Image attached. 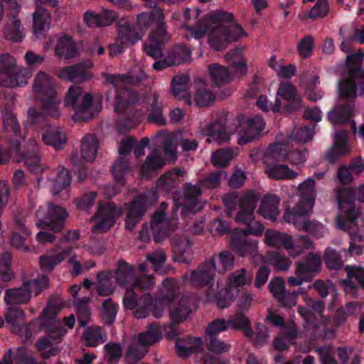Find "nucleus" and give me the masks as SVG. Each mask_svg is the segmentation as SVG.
Returning a JSON list of instances; mask_svg holds the SVG:
<instances>
[{
    "label": "nucleus",
    "mask_w": 364,
    "mask_h": 364,
    "mask_svg": "<svg viewBox=\"0 0 364 364\" xmlns=\"http://www.w3.org/2000/svg\"><path fill=\"white\" fill-rule=\"evenodd\" d=\"M299 200L291 210V213L296 215H309L312 212L316 197L315 181L309 177L298 186Z\"/></svg>",
    "instance_id": "obj_27"
},
{
    "label": "nucleus",
    "mask_w": 364,
    "mask_h": 364,
    "mask_svg": "<svg viewBox=\"0 0 364 364\" xmlns=\"http://www.w3.org/2000/svg\"><path fill=\"white\" fill-rule=\"evenodd\" d=\"M41 106L43 112L36 107H30L27 112V124H36L43 122L46 117L58 119L63 114L61 99L55 93L37 101Z\"/></svg>",
    "instance_id": "obj_22"
},
{
    "label": "nucleus",
    "mask_w": 364,
    "mask_h": 364,
    "mask_svg": "<svg viewBox=\"0 0 364 364\" xmlns=\"http://www.w3.org/2000/svg\"><path fill=\"white\" fill-rule=\"evenodd\" d=\"M59 311L60 308L53 305L50 301L48 302L43 310L41 325L46 331V336L41 338L36 343V347L45 359L58 353V349L54 347L53 345L58 343L66 333V330L61 326L56 319Z\"/></svg>",
    "instance_id": "obj_5"
},
{
    "label": "nucleus",
    "mask_w": 364,
    "mask_h": 364,
    "mask_svg": "<svg viewBox=\"0 0 364 364\" xmlns=\"http://www.w3.org/2000/svg\"><path fill=\"white\" fill-rule=\"evenodd\" d=\"M70 245H65L61 252L56 255H45L40 257V264L43 269L51 270L60 263L70 253Z\"/></svg>",
    "instance_id": "obj_58"
},
{
    "label": "nucleus",
    "mask_w": 364,
    "mask_h": 364,
    "mask_svg": "<svg viewBox=\"0 0 364 364\" xmlns=\"http://www.w3.org/2000/svg\"><path fill=\"white\" fill-rule=\"evenodd\" d=\"M42 140L46 145L60 149L67 143V136L63 129L51 127L42 134Z\"/></svg>",
    "instance_id": "obj_50"
},
{
    "label": "nucleus",
    "mask_w": 364,
    "mask_h": 364,
    "mask_svg": "<svg viewBox=\"0 0 364 364\" xmlns=\"http://www.w3.org/2000/svg\"><path fill=\"white\" fill-rule=\"evenodd\" d=\"M226 178V172L220 170L210 173L203 180L200 181L198 184L186 183L183 188L182 215L186 217L188 213L193 214L203 208V202L199 198L201 195L202 187L215 188Z\"/></svg>",
    "instance_id": "obj_8"
},
{
    "label": "nucleus",
    "mask_w": 364,
    "mask_h": 364,
    "mask_svg": "<svg viewBox=\"0 0 364 364\" xmlns=\"http://www.w3.org/2000/svg\"><path fill=\"white\" fill-rule=\"evenodd\" d=\"M135 274L136 271L133 265L124 260H119L114 273L115 282L121 287L130 286L127 289L123 299L124 306L127 309L134 310V314L136 318H144L149 315L150 294L139 297L136 291L152 289L155 285V281L151 276L143 274L136 278Z\"/></svg>",
    "instance_id": "obj_3"
},
{
    "label": "nucleus",
    "mask_w": 364,
    "mask_h": 364,
    "mask_svg": "<svg viewBox=\"0 0 364 364\" xmlns=\"http://www.w3.org/2000/svg\"><path fill=\"white\" fill-rule=\"evenodd\" d=\"M355 197L359 201L364 202V183L356 190L343 188L337 193L338 205L340 210L338 215L342 219L348 220L356 225H364V220L358 209L355 208L353 200Z\"/></svg>",
    "instance_id": "obj_18"
},
{
    "label": "nucleus",
    "mask_w": 364,
    "mask_h": 364,
    "mask_svg": "<svg viewBox=\"0 0 364 364\" xmlns=\"http://www.w3.org/2000/svg\"><path fill=\"white\" fill-rule=\"evenodd\" d=\"M39 4H48L53 7L58 5V0H36L37 9L33 14V32L36 37H40L50 29V15L46 9L40 6Z\"/></svg>",
    "instance_id": "obj_37"
},
{
    "label": "nucleus",
    "mask_w": 364,
    "mask_h": 364,
    "mask_svg": "<svg viewBox=\"0 0 364 364\" xmlns=\"http://www.w3.org/2000/svg\"><path fill=\"white\" fill-rule=\"evenodd\" d=\"M207 21L208 43L215 50H221L230 43L247 36L242 27L234 21L230 13L214 11L208 16Z\"/></svg>",
    "instance_id": "obj_4"
},
{
    "label": "nucleus",
    "mask_w": 364,
    "mask_h": 364,
    "mask_svg": "<svg viewBox=\"0 0 364 364\" xmlns=\"http://www.w3.org/2000/svg\"><path fill=\"white\" fill-rule=\"evenodd\" d=\"M203 346L201 338L189 337L186 339H178L176 343V348L180 357H186L189 355L199 352Z\"/></svg>",
    "instance_id": "obj_51"
},
{
    "label": "nucleus",
    "mask_w": 364,
    "mask_h": 364,
    "mask_svg": "<svg viewBox=\"0 0 364 364\" xmlns=\"http://www.w3.org/2000/svg\"><path fill=\"white\" fill-rule=\"evenodd\" d=\"M232 247L242 257H247L251 262L259 264L263 262V257L258 254V242L255 240L247 239V237H242L234 233L231 242Z\"/></svg>",
    "instance_id": "obj_32"
},
{
    "label": "nucleus",
    "mask_w": 364,
    "mask_h": 364,
    "mask_svg": "<svg viewBox=\"0 0 364 364\" xmlns=\"http://www.w3.org/2000/svg\"><path fill=\"white\" fill-rule=\"evenodd\" d=\"M92 66L91 61L67 66L59 71L58 76L65 81L82 82L92 77V75L87 70Z\"/></svg>",
    "instance_id": "obj_39"
},
{
    "label": "nucleus",
    "mask_w": 364,
    "mask_h": 364,
    "mask_svg": "<svg viewBox=\"0 0 364 364\" xmlns=\"http://www.w3.org/2000/svg\"><path fill=\"white\" fill-rule=\"evenodd\" d=\"M307 307L298 308L299 313L306 321L304 328L309 333L311 339L331 338L335 336L333 328H326L330 318L323 315L324 306L321 301H314L311 298H305Z\"/></svg>",
    "instance_id": "obj_7"
},
{
    "label": "nucleus",
    "mask_w": 364,
    "mask_h": 364,
    "mask_svg": "<svg viewBox=\"0 0 364 364\" xmlns=\"http://www.w3.org/2000/svg\"><path fill=\"white\" fill-rule=\"evenodd\" d=\"M315 133V125L294 128L289 136L284 141L279 139V142L289 143L295 141L301 143H306L311 141Z\"/></svg>",
    "instance_id": "obj_57"
},
{
    "label": "nucleus",
    "mask_w": 364,
    "mask_h": 364,
    "mask_svg": "<svg viewBox=\"0 0 364 364\" xmlns=\"http://www.w3.org/2000/svg\"><path fill=\"white\" fill-rule=\"evenodd\" d=\"M252 280V274L247 273L246 269L237 270L229 275L225 288H221L218 295H213L210 291L208 296L220 309H225L230 306L240 292V288L249 284Z\"/></svg>",
    "instance_id": "obj_14"
},
{
    "label": "nucleus",
    "mask_w": 364,
    "mask_h": 364,
    "mask_svg": "<svg viewBox=\"0 0 364 364\" xmlns=\"http://www.w3.org/2000/svg\"><path fill=\"white\" fill-rule=\"evenodd\" d=\"M173 257L176 262L189 263L191 260L192 250L191 241L186 238L174 237L171 242Z\"/></svg>",
    "instance_id": "obj_42"
},
{
    "label": "nucleus",
    "mask_w": 364,
    "mask_h": 364,
    "mask_svg": "<svg viewBox=\"0 0 364 364\" xmlns=\"http://www.w3.org/2000/svg\"><path fill=\"white\" fill-rule=\"evenodd\" d=\"M266 123L262 117L255 115L240 120L238 144L244 145L255 139L264 129Z\"/></svg>",
    "instance_id": "obj_29"
},
{
    "label": "nucleus",
    "mask_w": 364,
    "mask_h": 364,
    "mask_svg": "<svg viewBox=\"0 0 364 364\" xmlns=\"http://www.w3.org/2000/svg\"><path fill=\"white\" fill-rule=\"evenodd\" d=\"M31 76L29 70L18 65L16 59L9 53L0 55V84L7 87H23Z\"/></svg>",
    "instance_id": "obj_16"
},
{
    "label": "nucleus",
    "mask_w": 364,
    "mask_h": 364,
    "mask_svg": "<svg viewBox=\"0 0 364 364\" xmlns=\"http://www.w3.org/2000/svg\"><path fill=\"white\" fill-rule=\"evenodd\" d=\"M184 171L178 168H173L167 173L161 176L157 181L158 190L169 192L180 182Z\"/></svg>",
    "instance_id": "obj_48"
},
{
    "label": "nucleus",
    "mask_w": 364,
    "mask_h": 364,
    "mask_svg": "<svg viewBox=\"0 0 364 364\" xmlns=\"http://www.w3.org/2000/svg\"><path fill=\"white\" fill-rule=\"evenodd\" d=\"M36 217L38 220L36 225L39 228H48L53 232H60L64 228L68 213L62 207L50 203L40 207Z\"/></svg>",
    "instance_id": "obj_24"
},
{
    "label": "nucleus",
    "mask_w": 364,
    "mask_h": 364,
    "mask_svg": "<svg viewBox=\"0 0 364 364\" xmlns=\"http://www.w3.org/2000/svg\"><path fill=\"white\" fill-rule=\"evenodd\" d=\"M351 146L348 132L344 130L336 132L333 136V145L325 154V159L333 163L339 158L348 154Z\"/></svg>",
    "instance_id": "obj_35"
},
{
    "label": "nucleus",
    "mask_w": 364,
    "mask_h": 364,
    "mask_svg": "<svg viewBox=\"0 0 364 364\" xmlns=\"http://www.w3.org/2000/svg\"><path fill=\"white\" fill-rule=\"evenodd\" d=\"M105 358L109 364L119 363L122 354V347L119 343H109L105 346Z\"/></svg>",
    "instance_id": "obj_64"
},
{
    "label": "nucleus",
    "mask_w": 364,
    "mask_h": 364,
    "mask_svg": "<svg viewBox=\"0 0 364 364\" xmlns=\"http://www.w3.org/2000/svg\"><path fill=\"white\" fill-rule=\"evenodd\" d=\"M83 338L86 344L90 347H95L107 339L106 333L99 326L87 328L83 333Z\"/></svg>",
    "instance_id": "obj_59"
},
{
    "label": "nucleus",
    "mask_w": 364,
    "mask_h": 364,
    "mask_svg": "<svg viewBox=\"0 0 364 364\" xmlns=\"http://www.w3.org/2000/svg\"><path fill=\"white\" fill-rule=\"evenodd\" d=\"M64 105L70 107L75 111L73 117L75 121L87 120L99 112L93 106V97L91 94L82 95V90L78 86H72L68 90Z\"/></svg>",
    "instance_id": "obj_17"
},
{
    "label": "nucleus",
    "mask_w": 364,
    "mask_h": 364,
    "mask_svg": "<svg viewBox=\"0 0 364 364\" xmlns=\"http://www.w3.org/2000/svg\"><path fill=\"white\" fill-rule=\"evenodd\" d=\"M149 144L148 138H143L140 141H136L132 136H127L121 141L119 147V159L113 164L112 173L116 184L123 186L125 184L124 175L129 170L128 161L125 156L133 151L136 158L144 155L145 148Z\"/></svg>",
    "instance_id": "obj_11"
},
{
    "label": "nucleus",
    "mask_w": 364,
    "mask_h": 364,
    "mask_svg": "<svg viewBox=\"0 0 364 364\" xmlns=\"http://www.w3.org/2000/svg\"><path fill=\"white\" fill-rule=\"evenodd\" d=\"M163 19L162 9L156 7L150 12H144L137 16L136 28L129 24H120L117 38L115 43L109 46L110 55L117 56L122 54L129 45L142 38L151 24L156 23V28L150 34L144 48L149 55L155 59L159 58L162 53L161 45L166 40V26Z\"/></svg>",
    "instance_id": "obj_2"
},
{
    "label": "nucleus",
    "mask_w": 364,
    "mask_h": 364,
    "mask_svg": "<svg viewBox=\"0 0 364 364\" xmlns=\"http://www.w3.org/2000/svg\"><path fill=\"white\" fill-rule=\"evenodd\" d=\"M226 323L228 329L241 330L246 337L251 338L254 334L250 325L249 318L239 311L229 317Z\"/></svg>",
    "instance_id": "obj_53"
},
{
    "label": "nucleus",
    "mask_w": 364,
    "mask_h": 364,
    "mask_svg": "<svg viewBox=\"0 0 364 364\" xmlns=\"http://www.w3.org/2000/svg\"><path fill=\"white\" fill-rule=\"evenodd\" d=\"M267 259L269 263L278 271L288 270L291 264V260L287 256L276 251L269 252Z\"/></svg>",
    "instance_id": "obj_62"
},
{
    "label": "nucleus",
    "mask_w": 364,
    "mask_h": 364,
    "mask_svg": "<svg viewBox=\"0 0 364 364\" xmlns=\"http://www.w3.org/2000/svg\"><path fill=\"white\" fill-rule=\"evenodd\" d=\"M48 287V279L43 275L38 279L24 282L21 287L6 290L5 302L6 305L11 306L25 304L31 299L32 294L38 295Z\"/></svg>",
    "instance_id": "obj_20"
},
{
    "label": "nucleus",
    "mask_w": 364,
    "mask_h": 364,
    "mask_svg": "<svg viewBox=\"0 0 364 364\" xmlns=\"http://www.w3.org/2000/svg\"><path fill=\"white\" fill-rule=\"evenodd\" d=\"M280 198L276 195H266L262 199L257 213L264 218L276 220L280 215Z\"/></svg>",
    "instance_id": "obj_41"
},
{
    "label": "nucleus",
    "mask_w": 364,
    "mask_h": 364,
    "mask_svg": "<svg viewBox=\"0 0 364 364\" xmlns=\"http://www.w3.org/2000/svg\"><path fill=\"white\" fill-rule=\"evenodd\" d=\"M178 220L176 218H167L162 210L154 213L151 220V230L154 240L156 242L168 237L178 228Z\"/></svg>",
    "instance_id": "obj_30"
},
{
    "label": "nucleus",
    "mask_w": 364,
    "mask_h": 364,
    "mask_svg": "<svg viewBox=\"0 0 364 364\" xmlns=\"http://www.w3.org/2000/svg\"><path fill=\"white\" fill-rule=\"evenodd\" d=\"M166 165V160L162 157L159 151H154L149 154L145 162L141 166V174L142 178H148L151 174L163 168Z\"/></svg>",
    "instance_id": "obj_47"
},
{
    "label": "nucleus",
    "mask_w": 364,
    "mask_h": 364,
    "mask_svg": "<svg viewBox=\"0 0 364 364\" xmlns=\"http://www.w3.org/2000/svg\"><path fill=\"white\" fill-rule=\"evenodd\" d=\"M336 227L341 230H347L350 235L351 242L350 243L349 249L347 252L344 251L345 254H348L350 256L360 255L363 252V248L360 245H355V242H361L364 240L363 235L355 228L363 226V225H356L351 223L348 220L342 219L341 215H338L336 219Z\"/></svg>",
    "instance_id": "obj_38"
},
{
    "label": "nucleus",
    "mask_w": 364,
    "mask_h": 364,
    "mask_svg": "<svg viewBox=\"0 0 364 364\" xmlns=\"http://www.w3.org/2000/svg\"><path fill=\"white\" fill-rule=\"evenodd\" d=\"M54 44H55V53L60 58L70 59L75 57L77 54L75 43L68 35H56L50 37L44 44L45 50H50Z\"/></svg>",
    "instance_id": "obj_34"
},
{
    "label": "nucleus",
    "mask_w": 364,
    "mask_h": 364,
    "mask_svg": "<svg viewBox=\"0 0 364 364\" xmlns=\"http://www.w3.org/2000/svg\"><path fill=\"white\" fill-rule=\"evenodd\" d=\"M288 146L282 143H274L267 149L263 157L264 173L268 178L274 180H292L298 173L286 164L276 161H287Z\"/></svg>",
    "instance_id": "obj_9"
},
{
    "label": "nucleus",
    "mask_w": 364,
    "mask_h": 364,
    "mask_svg": "<svg viewBox=\"0 0 364 364\" xmlns=\"http://www.w3.org/2000/svg\"><path fill=\"white\" fill-rule=\"evenodd\" d=\"M55 78L44 71H39L33 80V94L36 101L57 93Z\"/></svg>",
    "instance_id": "obj_36"
},
{
    "label": "nucleus",
    "mask_w": 364,
    "mask_h": 364,
    "mask_svg": "<svg viewBox=\"0 0 364 364\" xmlns=\"http://www.w3.org/2000/svg\"><path fill=\"white\" fill-rule=\"evenodd\" d=\"M196 92L193 100H191L192 105L199 107H207L210 105L215 100L214 94L206 88L207 85L202 78H198L196 81Z\"/></svg>",
    "instance_id": "obj_49"
},
{
    "label": "nucleus",
    "mask_w": 364,
    "mask_h": 364,
    "mask_svg": "<svg viewBox=\"0 0 364 364\" xmlns=\"http://www.w3.org/2000/svg\"><path fill=\"white\" fill-rule=\"evenodd\" d=\"M237 154L235 149H225L216 151L212 154L211 161L215 166L223 167Z\"/></svg>",
    "instance_id": "obj_61"
},
{
    "label": "nucleus",
    "mask_w": 364,
    "mask_h": 364,
    "mask_svg": "<svg viewBox=\"0 0 364 364\" xmlns=\"http://www.w3.org/2000/svg\"><path fill=\"white\" fill-rule=\"evenodd\" d=\"M277 98L280 101L281 99L288 102L289 110L297 109L301 105V97L298 95L296 88L289 82L280 83L277 92Z\"/></svg>",
    "instance_id": "obj_44"
},
{
    "label": "nucleus",
    "mask_w": 364,
    "mask_h": 364,
    "mask_svg": "<svg viewBox=\"0 0 364 364\" xmlns=\"http://www.w3.org/2000/svg\"><path fill=\"white\" fill-rule=\"evenodd\" d=\"M215 259L211 258L200 265L196 269L186 272L182 277L183 284L196 287H207L206 299L209 302L214 303V301L209 298L210 291L213 295H218L220 283L215 282L213 277L215 274Z\"/></svg>",
    "instance_id": "obj_13"
},
{
    "label": "nucleus",
    "mask_w": 364,
    "mask_h": 364,
    "mask_svg": "<svg viewBox=\"0 0 364 364\" xmlns=\"http://www.w3.org/2000/svg\"><path fill=\"white\" fill-rule=\"evenodd\" d=\"M179 282L173 278H166L162 282L156 298L153 300L150 295L149 313L152 311L156 318H161L167 306L171 304L180 294Z\"/></svg>",
    "instance_id": "obj_21"
},
{
    "label": "nucleus",
    "mask_w": 364,
    "mask_h": 364,
    "mask_svg": "<svg viewBox=\"0 0 364 364\" xmlns=\"http://www.w3.org/2000/svg\"><path fill=\"white\" fill-rule=\"evenodd\" d=\"M346 77L338 83L341 97L355 98L364 94V53L358 51L346 58Z\"/></svg>",
    "instance_id": "obj_6"
},
{
    "label": "nucleus",
    "mask_w": 364,
    "mask_h": 364,
    "mask_svg": "<svg viewBox=\"0 0 364 364\" xmlns=\"http://www.w3.org/2000/svg\"><path fill=\"white\" fill-rule=\"evenodd\" d=\"M225 58L230 64L232 73L218 64L209 65V75L215 85L228 83L235 77H240L247 73V66L241 50L237 48L230 50L226 54Z\"/></svg>",
    "instance_id": "obj_12"
},
{
    "label": "nucleus",
    "mask_w": 364,
    "mask_h": 364,
    "mask_svg": "<svg viewBox=\"0 0 364 364\" xmlns=\"http://www.w3.org/2000/svg\"><path fill=\"white\" fill-rule=\"evenodd\" d=\"M200 132L201 134L209 136L207 139L208 143L214 141L220 144L230 139V135L225 129V124L222 121L213 122L208 126L201 125L200 127Z\"/></svg>",
    "instance_id": "obj_40"
},
{
    "label": "nucleus",
    "mask_w": 364,
    "mask_h": 364,
    "mask_svg": "<svg viewBox=\"0 0 364 364\" xmlns=\"http://www.w3.org/2000/svg\"><path fill=\"white\" fill-rule=\"evenodd\" d=\"M200 14V10L199 9H196V10H191L190 9H186L183 12V18L186 21L183 24V27L188 32L187 34V37L194 38L196 39H200L206 33L208 28L205 26L198 25L196 28L189 25V23L193 20L196 21Z\"/></svg>",
    "instance_id": "obj_43"
},
{
    "label": "nucleus",
    "mask_w": 364,
    "mask_h": 364,
    "mask_svg": "<svg viewBox=\"0 0 364 364\" xmlns=\"http://www.w3.org/2000/svg\"><path fill=\"white\" fill-rule=\"evenodd\" d=\"M49 186L53 195H57L68 188L71 183L70 171L65 168L56 170L55 176L48 180Z\"/></svg>",
    "instance_id": "obj_54"
},
{
    "label": "nucleus",
    "mask_w": 364,
    "mask_h": 364,
    "mask_svg": "<svg viewBox=\"0 0 364 364\" xmlns=\"http://www.w3.org/2000/svg\"><path fill=\"white\" fill-rule=\"evenodd\" d=\"M162 327L157 323L150 324L147 330L139 334L128 348L125 354L126 364H134L147 352V347L161 338Z\"/></svg>",
    "instance_id": "obj_19"
},
{
    "label": "nucleus",
    "mask_w": 364,
    "mask_h": 364,
    "mask_svg": "<svg viewBox=\"0 0 364 364\" xmlns=\"http://www.w3.org/2000/svg\"><path fill=\"white\" fill-rule=\"evenodd\" d=\"M122 212V208L112 202L100 203L97 210L92 219L95 223L92 232L93 233L107 232L114 226Z\"/></svg>",
    "instance_id": "obj_23"
},
{
    "label": "nucleus",
    "mask_w": 364,
    "mask_h": 364,
    "mask_svg": "<svg viewBox=\"0 0 364 364\" xmlns=\"http://www.w3.org/2000/svg\"><path fill=\"white\" fill-rule=\"evenodd\" d=\"M264 243L271 247H283L292 257L301 255L305 250L313 247V242L306 236L300 235L294 239L289 234L272 229L265 232Z\"/></svg>",
    "instance_id": "obj_15"
},
{
    "label": "nucleus",
    "mask_w": 364,
    "mask_h": 364,
    "mask_svg": "<svg viewBox=\"0 0 364 364\" xmlns=\"http://www.w3.org/2000/svg\"><path fill=\"white\" fill-rule=\"evenodd\" d=\"M89 301L90 299L85 297L75 302L77 319L82 327H85L88 323L90 318L91 312L88 306Z\"/></svg>",
    "instance_id": "obj_63"
},
{
    "label": "nucleus",
    "mask_w": 364,
    "mask_h": 364,
    "mask_svg": "<svg viewBox=\"0 0 364 364\" xmlns=\"http://www.w3.org/2000/svg\"><path fill=\"white\" fill-rule=\"evenodd\" d=\"M267 321L275 326L282 327V332L274 341L273 345L276 350H284L287 349L290 343L297 336V330L294 324L284 325V319L274 312H269Z\"/></svg>",
    "instance_id": "obj_31"
},
{
    "label": "nucleus",
    "mask_w": 364,
    "mask_h": 364,
    "mask_svg": "<svg viewBox=\"0 0 364 364\" xmlns=\"http://www.w3.org/2000/svg\"><path fill=\"white\" fill-rule=\"evenodd\" d=\"M321 255L311 253L304 262H296V277H291L288 282L291 286H300L311 279L321 269Z\"/></svg>",
    "instance_id": "obj_28"
},
{
    "label": "nucleus",
    "mask_w": 364,
    "mask_h": 364,
    "mask_svg": "<svg viewBox=\"0 0 364 364\" xmlns=\"http://www.w3.org/2000/svg\"><path fill=\"white\" fill-rule=\"evenodd\" d=\"M189 77L187 74L176 75L171 83L172 94L178 99H185L186 102L191 105V98L188 95Z\"/></svg>",
    "instance_id": "obj_46"
},
{
    "label": "nucleus",
    "mask_w": 364,
    "mask_h": 364,
    "mask_svg": "<svg viewBox=\"0 0 364 364\" xmlns=\"http://www.w3.org/2000/svg\"><path fill=\"white\" fill-rule=\"evenodd\" d=\"M259 196L255 191H249L244 193L238 200L239 211L236 215V220L244 223L246 227L242 229H237L235 233L242 237L247 235L260 236L264 231L262 224L255 220V209L259 200Z\"/></svg>",
    "instance_id": "obj_10"
},
{
    "label": "nucleus",
    "mask_w": 364,
    "mask_h": 364,
    "mask_svg": "<svg viewBox=\"0 0 364 364\" xmlns=\"http://www.w3.org/2000/svg\"><path fill=\"white\" fill-rule=\"evenodd\" d=\"M102 75L112 86L107 94V99L110 100L114 97V112L121 115L117 123L119 133L125 134L136 127L143 116L142 113L134 112V105L136 104H145L149 108V122L159 125L166 123V118L162 112V104L159 102L156 92L140 95L129 88V85L138 83L146 77L141 69H138L136 75L131 71L128 75L102 73Z\"/></svg>",
    "instance_id": "obj_1"
},
{
    "label": "nucleus",
    "mask_w": 364,
    "mask_h": 364,
    "mask_svg": "<svg viewBox=\"0 0 364 364\" xmlns=\"http://www.w3.org/2000/svg\"><path fill=\"white\" fill-rule=\"evenodd\" d=\"M157 200L158 195L153 188L137 196L129 204L125 220L126 228L132 230L144 215L146 208L154 204Z\"/></svg>",
    "instance_id": "obj_25"
},
{
    "label": "nucleus",
    "mask_w": 364,
    "mask_h": 364,
    "mask_svg": "<svg viewBox=\"0 0 364 364\" xmlns=\"http://www.w3.org/2000/svg\"><path fill=\"white\" fill-rule=\"evenodd\" d=\"M114 274L111 271L102 272L97 277L96 289L98 294L107 296L112 294L114 290Z\"/></svg>",
    "instance_id": "obj_55"
},
{
    "label": "nucleus",
    "mask_w": 364,
    "mask_h": 364,
    "mask_svg": "<svg viewBox=\"0 0 364 364\" xmlns=\"http://www.w3.org/2000/svg\"><path fill=\"white\" fill-rule=\"evenodd\" d=\"M193 304V299L183 295L179 304L170 311V318L174 323H180L186 320L191 314V305Z\"/></svg>",
    "instance_id": "obj_52"
},
{
    "label": "nucleus",
    "mask_w": 364,
    "mask_h": 364,
    "mask_svg": "<svg viewBox=\"0 0 364 364\" xmlns=\"http://www.w3.org/2000/svg\"><path fill=\"white\" fill-rule=\"evenodd\" d=\"M355 114V108L353 103L337 105L328 112V119L333 126L349 122L353 133L357 134L358 137L364 141V123L358 128L356 122L353 119Z\"/></svg>",
    "instance_id": "obj_26"
},
{
    "label": "nucleus",
    "mask_w": 364,
    "mask_h": 364,
    "mask_svg": "<svg viewBox=\"0 0 364 364\" xmlns=\"http://www.w3.org/2000/svg\"><path fill=\"white\" fill-rule=\"evenodd\" d=\"M345 270L347 273L348 279L342 281L345 291L347 294L350 293L354 289L353 279H354L358 283L364 288V269L360 267L346 266Z\"/></svg>",
    "instance_id": "obj_56"
},
{
    "label": "nucleus",
    "mask_w": 364,
    "mask_h": 364,
    "mask_svg": "<svg viewBox=\"0 0 364 364\" xmlns=\"http://www.w3.org/2000/svg\"><path fill=\"white\" fill-rule=\"evenodd\" d=\"M308 215H296L287 210L284 214V220L288 223H292L298 230H304L316 237L324 236L326 229L323 225L316 221L306 220Z\"/></svg>",
    "instance_id": "obj_33"
},
{
    "label": "nucleus",
    "mask_w": 364,
    "mask_h": 364,
    "mask_svg": "<svg viewBox=\"0 0 364 364\" xmlns=\"http://www.w3.org/2000/svg\"><path fill=\"white\" fill-rule=\"evenodd\" d=\"M269 67L282 78H290L295 75L296 68L292 64L284 65L282 60H277L274 56L269 60Z\"/></svg>",
    "instance_id": "obj_60"
},
{
    "label": "nucleus",
    "mask_w": 364,
    "mask_h": 364,
    "mask_svg": "<svg viewBox=\"0 0 364 364\" xmlns=\"http://www.w3.org/2000/svg\"><path fill=\"white\" fill-rule=\"evenodd\" d=\"M99 142L94 134H86L81 139L80 156L84 162H91L96 158Z\"/></svg>",
    "instance_id": "obj_45"
}]
</instances>
